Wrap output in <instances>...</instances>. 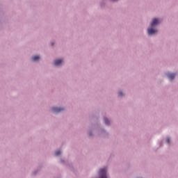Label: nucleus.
<instances>
[{
    "mask_svg": "<svg viewBox=\"0 0 178 178\" xmlns=\"http://www.w3.org/2000/svg\"><path fill=\"white\" fill-rule=\"evenodd\" d=\"M62 62H63V60H60V59L56 60L54 61V65L55 66H59V65H60L62 63Z\"/></svg>",
    "mask_w": 178,
    "mask_h": 178,
    "instance_id": "4",
    "label": "nucleus"
},
{
    "mask_svg": "<svg viewBox=\"0 0 178 178\" xmlns=\"http://www.w3.org/2000/svg\"><path fill=\"white\" fill-rule=\"evenodd\" d=\"M52 111H53V112H54V113H59V112H62V111H65V108H58V107H53Z\"/></svg>",
    "mask_w": 178,
    "mask_h": 178,
    "instance_id": "1",
    "label": "nucleus"
},
{
    "mask_svg": "<svg viewBox=\"0 0 178 178\" xmlns=\"http://www.w3.org/2000/svg\"><path fill=\"white\" fill-rule=\"evenodd\" d=\"M51 45H54V43H51Z\"/></svg>",
    "mask_w": 178,
    "mask_h": 178,
    "instance_id": "11",
    "label": "nucleus"
},
{
    "mask_svg": "<svg viewBox=\"0 0 178 178\" xmlns=\"http://www.w3.org/2000/svg\"><path fill=\"white\" fill-rule=\"evenodd\" d=\"M165 142L167 143V144H169V143H170V139H169V138H167Z\"/></svg>",
    "mask_w": 178,
    "mask_h": 178,
    "instance_id": "9",
    "label": "nucleus"
},
{
    "mask_svg": "<svg viewBox=\"0 0 178 178\" xmlns=\"http://www.w3.org/2000/svg\"><path fill=\"white\" fill-rule=\"evenodd\" d=\"M167 76H168L169 80H173V79H175V76H176V74H172V73H168L167 74Z\"/></svg>",
    "mask_w": 178,
    "mask_h": 178,
    "instance_id": "5",
    "label": "nucleus"
},
{
    "mask_svg": "<svg viewBox=\"0 0 178 178\" xmlns=\"http://www.w3.org/2000/svg\"><path fill=\"white\" fill-rule=\"evenodd\" d=\"M156 24H159V20H158L156 18H154L151 23V27H154L156 26Z\"/></svg>",
    "mask_w": 178,
    "mask_h": 178,
    "instance_id": "3",
    "label": "nucleus"
},
{
    "mask_svg": "<svg viewBox=\"0 0 178 178\" xmlns=\"http://www.w3.org/2000/svg\"><path fill=\"white\" fill-rule=\"evenodd\" d=\"M39 59H40L39 56H35L32 57V60L33 62H37V60H39Z\"/></svg>",
    "mask_w": 178,
    "mask_h": 178,
    "instance_id": "6",
    "label": "nucleus"
},
{
    "mask_svg": "<svg viewBox=\"0 0 178 178\" xmlns=\"http://www.w3.org/2000/svg\"><path fill=\"white\" fill-rule=\"evenodd\" d=\"M55 155H56V156L60 155V151L58 150V151L56 152Z\"/></svg>",
    "mask_w": 178,
    "mask_h": 178,
    "instance_id": "8",
    "label": "nucleus"
},
{
    "mask_svg": "<svg viewBox=\"0 0 178 178\" xmlns=\"http://www.w3.org/2000/svg\"><path fill=\"white\" fill-rule=\"evenodd\" d=\"M118 95H119V97H122V95H123V93L122 92H120Z\"/></svg>",
    "mask_w": 178,
    "mask_h": 178,
    "instance_id": "10",
    "label": "nucleus"
},
{
    "mask_svg": "<svg viewBox=\"0 0 178 178\" xmlns=\"http://www.w3.org/2000/svg\"><path fill=\"white\" fill-rule=\"evenodd\" d=\"M113 1H116V0H113Z\"/></svg>",
    "mask_w": 178,
    "mask_h": 178,
    "instance_id": "12",
    "label": "nucleus"
},
{
    "mask_svg": "<svg viewBox=\"0 0 178 178\" xmlns=\"http://www.w3.org/2000/svg\"><path fill=\"white\" fill-rule=\"evenodd\" d=\"M147 33H148L149 35H152V34H155V33H158V31L155 30L152 28H149L147 29Z\"/></svg>",
    "mask_w": 178,
    "mask_h": 178,
    "instance_id": "2",
    "label": "nucleus"
},
{
    "mask_svg": "<svg viewBox=\"0 0 178 178\" xmlns=\"http://www.w3.org/2000/svg\"><path fill=\"white\" fill-rule=\"evenodd\" d=\"M104 123L106 124H109V120H108L107 118H104Z\"/></svg>",
    "mask_w": 178,
    "mask_h": 178,
    "instance_id": "7",
    "label": "nucleus"
}]
</instances>
